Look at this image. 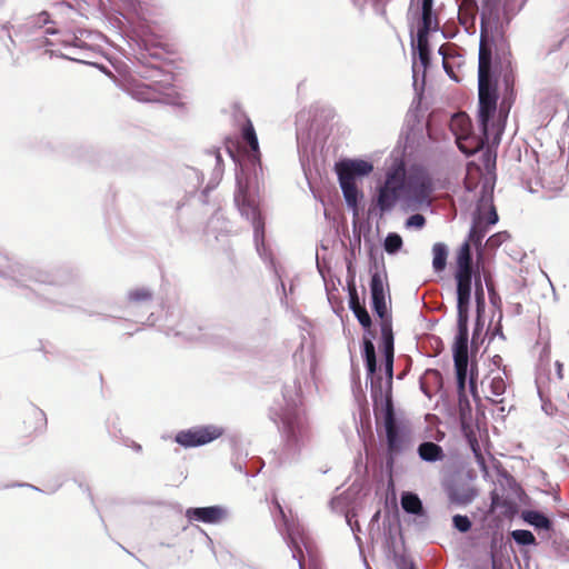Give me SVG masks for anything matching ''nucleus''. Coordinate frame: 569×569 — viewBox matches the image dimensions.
<instances>
[{
    "label": "nucleus",
    "mask_w": 569,
    "mask_h": 569,
    "mask_svg": "<svg viewBox=\"0 0 569 569\" xmlns=\"http://www.w3.org/2000/svg\"><path fill=\"white\" fill-rule=\"evenodd\" d=\"M381 329V348L383 357H395V341L392 332V321H385L380 323Z\"/></svg>",
    "instance_id": "obj_28"
},
{
    "label": "nucleus",
    "mask_w": 569,
    "mask_h": 569,
    "mask_svg": "<svg viewBox=\"0 0 569 569\" xmlns=\"http://www.w3.org/2000/svg\"><path fill=\"white\" fill-rule=\"evenodd\" d=\"M418 456L422 461L437 462L445 458V452L441 446L433 441H423L418 446Z\"/></svg>",
    "instance_id": "obj_25"
},
{
    "label": "nucleus",
    "mask_w": 569,
    "mask_h": 569,
    "mask_svg": "<svg viewBox=\"0 0 569 569\" xmlns=\"http://www.w3.org/2000/svg\"><path fill=\"white\" fill-rule=\"evenodd\" d=\"M53 10L54 13H51L52 17L60 13L62 16H66V18L70 20V22H68L69 24L78 26L76 19L79 18L80 14L76 10L73 4H71L67 0H59L58 2H56L53 4Z\"/></svg>",
    "instance_id": "obj_32"
},
{
    "label": "nucleus",
    "mask_w": 569,
    "mask_h": 569,
    "mask_svg": "<svg viewBox=\"0 0 569 569\" xmlns=\"http://www.w3.org/2000/svg\"><path fill=\"white\" fill-rule=\"evenodd\" d=\"M490 393L500 397L506 392V382L502 377H493L490 381Z\"/></svg>",
    "instance_id": "obj_40"
},
{
    "label": "nucleus",
    "mask_w": 569,
    "mask_h": 569,
    "mask_svg": "<svg viewBox=\"0 0 569 569\" xmlns=\"http://www.w3.org/2000/svg\"><path fill=\"white\" fill-rule=\"evenodd\" d=\"M352 272H356V271L353 269L352 262L349 261L348 264H347V277L352 276Z\"/></svg>",
    "instance_id": "obj_57"
},
{
    "label": "nucleus",
    "mask_w": 569,
    "mask_h": 569,
    "mask_svg": "<svg viewBox=\"0 0 569 569\" xmlns=\"http://www.w3.org/2000/svg\"><path fill=\"white\" fill-rule=\"evenodd\" d=\"M362 356L365 360L367 379L370 380V393L373 402L375 416H378V410L385 408V401H392V380H393V358L383 357V369L386 380L377 375V356L375 345L369 338H363L362 341Z\"/></svg>",
    "instance_id": "obj_8"
},
{
    "label": "nucleus",
    "mask_w": 569,
    "mask_h": 569,
    "mask_svg": "<svg viewBox=\"0 0 569 569\" xmlns=\"http://www.w3.org/2000/svg\"><path fill=\"white\" fill-rule=\"evenodd\" d=\"M118 22H119V28H120L121 30H124V21H122V20L118 19Z\"/></svg>",
    "instance_id": "obj_64"
},
{
    "label": "nucleus",
    "mask_w": 569,
    "mask_h": 569,
    "mask_svg": "<svg viewBox=\"0 0 569 569\" xmlns=\"http://www.w3.org/2000/svg\"><path fill=\"white\" fill-rule=\"evenodd\" d=\"M483 280H485V283H486V287H487V290H488L490 303L495 308L500 309V307H501V298L498 295V292L495 290V287H493V283H492L490 274H487L485 272L483 273Z\"/></svg>",
    "instance_id": "obj_37"
},
{
    "label": "nucleus",
    "mask_w": 569,
    "mask_h": 569,
    "mask_svg": "<svg viewBox=\"0 0 569 569\" xmlns=\"http://www.w3.org/2000/svg\"><path fill=\"white\" fill-rule=\"evenodd\" d=\"M421 18L417 30V38L425 42L431 31L439 30V21L433 12V0H421Z\"/></svg>",
    "instance_id": "obj_19"
},
{
    "label": "nucleus",
    "mask_w": 569,
    "mask_h": 569,
    "mask_svg": "<svg viewBox=\"0 0 569 569\" xmlns=\"http://www.w3.org/2000/svg\"><path fill=\"white\" fill-rule=\"evenodd\" d=\"M468 322L469 315H457V333L452 347L453 361H469L468 359Z\"/></svg>",
    "instance_id": "obj_17"
},
{
    "label": "nucleus",
    "mask_w": 569,
    "mask_h": 569,
    "mask_svg": "<svg viewBox=\"0 0 569 569\" xmlns=\"http://www.w3.org/2000/svg\"><path fill=\"white\" fill-rule=\"evenodd\" d=\"M347 289H348V295L358 292L357 287H356V272H352V276L347 277Z\"/></svg>",
    "instance_id": "obj_48"
},
{
    "label": "nucleus",
    "mask_w": 569,
    "mask_h": 569,
    "mask_svg": "<svg viewBox=\"0 0 569 569\" xmlns=\"http://www.w3.org/2000/svg\"><path fill=\"white\" fill-rule=\"evenodd\" d=\"M432 191L433 182L427 170L418 166L407 170L403 160H396L387 170L383 183L377 189L375 208H369V214L377 208L381 218L399 200H403L411 209L429 206Z\"/></svg>",
    "instance_id": "obj_3"
},
{
    "label": "nucleus",
    "mask_w": 569,
    "mask_h": 569,
    "mask_svg": "<svg viewBox=\"0 0 569 569\" xmlns=\"http://www.w3.org/2000/svg\"><path fill=\"white\" fill-rule=\"evenodd\" d=\"M405 226L407 229H422L426 226V218L421 213H415L407 218Z\"/></svg>",
    "instance_id": "obj_41"
},
{
    "label": "nucleus",
    "mask_w": 569,
    "mask_h": 569,
    "mask_svg": "<svg viewBox=\"0 0 569 569\" xmlns=\"http://www.w3.org/2000/svg\"><path fill=\"white\" fill-rule=\"evenodd\" d=\"M403 246L402 238L397 232H389L383 241V249L388 254H396Z\"/></svg>",
    "instance_id": "obj_33"
},
{
    "label": "nucleus",
    "mask_w": 569,
    "mask_h": 569,
    "mask_svg": "<svg viewBox=\"0 0 569 569\" xmlns=\"http://www.w3.org/2000/svg\"><path fill=\"white\" fill-rule=\"evenodd\" d=\"M495 335H499L502 339H505V336L501 330V326H498L495 328Z\"/></svg>",
    "instance_id": "obj_61"
},
{
    "label": "nucleus",
    "mask_w": 569,
    "mask_h": 569,
    "mask_svg": "<svg viewBox=\"0 0 569 569\" xmlns=\"http://www.w3.org/2000/svg\"><path fill=\"white\" fill-rule=\"evenodd\" d=\"M472 284L475 287L476 315H478L479 320L483 317L486 310V297L481 274H477Z\"/></svg>",
    "instance_id": "obj_31"
},
{
    "label": "nucleus",
    "mask_w": 569,
    "mask_h": 569,
    "mask_svg": "<svg viewBox=\"0 0 569 569\" xmlns=\"http://www.w3.org/2000/svg\"><path fill=\"white\" fill-rule=\"evenodd\" d=\"M401 508L405 512L425 517L426 510L419 496L412 491H403L400 497Z\"/></svg>",
    "instance_id": "obj_24"
},
{
    "label": "nucleus",
    "mask_w": 569,
    "mask_h": 569,
    "mask_svg": "<svg viewBox=\"0 0 569 569\" xmlns=\"http://www.w3.org/2000/svg\"><path fill=\"white\" fill-rule=\"evenodd\" d=\"M413 52H418V57L422 67V78L426 77V69L430 64V46L429 38H426L425 42H420L419 38L416 37V40L411 42Z\"/></svg>",
    "instance_id": "obj_30"
},
{
    "label": "nucleus",
    "mask_w": 569,
    "mask_h": 569,
    "mask_svg": "<svg viewBox=\"0 0 569 569\" xmlns=\"http://www.w3.org/2000/svg\"><path fill=\"white\" fill-rule=\"evenodd\" d=\"M356 512H350L348 511L346 513V522L348 523V526L350 527V529L352 530V532L355 533V538L358 542H360V538L357 536V532L360 531V526L358 523L357 520H355L356 518Z\"/></svg>",
    "instance_id": "obj_43"
},
{
    "label": "nucleus",
    "mask_w": 569,
    "mask_h": 569,
    "mask_svg": "<svg viewBox=\"0 0 569 569\" xmlns=\"http://www.w3.org/2000/svg\"><path fill=\"white\" fill-rule=\"evenodd\" d=\"M499 220L497 210L492 203H490L489 212L485 216V222L488 227L495 226Z\"/></svg>",
    "instance_id": "obj_45"
},
{
    "label": "nucleus",
    "mask_w": 569,
    "mask_h": 569,
    "mask_svg": "<svg viewBox=\"0 0 569 569\" xmlns=\"http://www.w3.org/2000/svg\"><path fill=\"white\" fill-rule=\"evenodd\" d=\"M274 505L281 515L284 525V538L287 540L288 547L291 549L292 558L298 561L299 569H303L302 566V549L301 545L306 546L305 537L300 532L299 528H297L293 523H289L287 520L286 513L281 507V505L276 500Z\"/></svg>",
    "instance_id": "obj_14"
},
{
    "label": "nucleus",
    "mask_w": 569,
    "mask_h": 569,
    "mask_svg": "<svg viewBox=\"0 0 569 569\" xmlns=\"http://www.w3.org/2000/svg\"><path fill=\"white\" fill-rule=\"evenodd\" d=\"M499 21L498 12L492 8L485 7L480 13V42H479V66H478V121L479 129L487 138L489 129L499 137L503 126L492 121L497 112L498 91L497 80L492 73V43L493 29H497Z\"/></svg>",
    "instance_id": "obj_4"
},
{
    "label": "nucleus",
    "mask_w": 569,
    "mask_h": 569,
    "mask_svg": "<svg viewBox=\"0 0 569 569\" xmlns=\"http://www.w3.org/2000/svg\"><path fill=\"white\" fill-rule=\"evenodd\" d=\"M457 379V388L459 391V410L460 420L462 425L466 421L467 415H470L471 408L468 398L465 395L466 380L468 376V361H453Z\"/></svg>",
    "instance_id": "obj_20"
},
{
    "label": "nucleus",
    "mask_w": 569,
    "mask_h": 569,
    "mask_svg": "<svg viewBox=\"0 0 569 569\" xmlns=\"http://www.w3.org/2000/svg\"><path fill=\"white\" fill-rule=\"evenodd\" d=\"M241 139L243 147L241 148L242 161L240 163L241 171L237 173V190L234 192V203L246 220L250 221L253 228V240L258 254L264 261H268L274 269L276 274L280 278L274 267L271 251L266 244L264 219L261 214L259 206L254 197L250 193V189L259 188L260 178L263 171L260 161V150L257 133L250 120L242 127Z\"/></svg>",
    "instance_id": "obj_2"
},
{
    "label": "nucleus",
    "mask_w": 569,
    "mask_h": 569,
    "mask_svg": "<svg viewBox=\"0 0 569 569\" xmlns=\"http://www.w3.org/2000/svg\"><path fill=\"white\" fill-rule=\"evenodd\" d=\"M521 518L536 530L550 531L552 529V521L538 510H525L521 513Z\"/></svg>",
    "instance_id": "obj_26"
},
{
    "label": "nucleus",
    "mask_w": 569,
    "mask_h": 569,
    "mask_svg": "<svg viewBox=\"0 0 569 569\" xmlns=\"http://www.w3.org/2000/svg\"><path fill=\"white\" fill-rule=\"evenodd\" d=\"M412 72H413V86L416 87V86H417V79H416V73H417L416 62H413V66H412Z\"/></svg>",
    "instance_id": "obj_62"
},
{
    "label": "nucleus",
    "mask_w": 569,
    "mask_h": 569,
    "mask_svg": "<svg viewBox=\"0 0 569 569\" xmlns=\"http://www.w3.org/2000/svg\"><path fill=\"white\" fill-rule=\"evenodd\" d=\"M488 228L489 227L485 222V214L481 213L480 206H478V210L473 216L472 224L466 239L476 248L478 262L483 260L485 247L482 244V240L488 233Z\"/></svg>",
    "instance_id": "obj_18"
},
{
    "label": "nucleus",
    "mask_w": 569,
    "mask_h": 569,
    "mask_svg": "<svg viewBox=\"0 0 569 569\" xmlns=\"http://www.w3.org/2000/svg\"><path fill=\"white\" fill-rule=\"evenodd\" d=\"M220 220H223V216L221 212H216L209 220V228L214 230L216 224L220 222Z\"/></svg>",
    "instance_id": "obj_49"
},
{
    "label": "nucleus",
    "mask_w": 569,
    "mask_h": 569,
    "mask_svg": "<svg viewBox=\"0 0 569 569\" xmlns=\"http://www.w3.org/2000/svg\"><path fill=\"white\" fill-rule=\"evenodd\" d=\"M212 154L214 156V160H216L214 171L216 172H221L222 171V169H221V164H222L221 153L217 150V151H213Z\"/></svg>",
    "instance_id": "obj_50"
},
{
    "label": "nucleus",
    "mask_w": 569,
    "mask_h": 569,
    "mask_svg": "<svg viewBox=\"0 0 569 569\" xmlns=\"http://www.w3.org/2000/svg\"><path fill=\"white\" fill-rule=\"evenodd\" d=\"M425 377H426V378H427V377H431V378H433L437 382H439V381L441 380V375H440V372H439L438 370H436V369H429V370H427V371H426V373H425Z\"/></svg>",
    "instance_id": "obj_52"
},
{
    "label": "nucleus",
    "mask_w": 569,
    "mask_h": 569,
    "mask_svg": "<svg viewBox=\"0 0 569 569\" xmlns=\"http://www.w3.org/2000/svg\"><path fill=\"white\" fill-rule=\"evenodd\" d=\"M9 38L13 46H21L27 52L43 50L50 57L60 56L94 64L91 59L97 56L102 36L100 32L59 21L44 10L29 17Z\"/></svg>",
    "instance_id": "obj_1"
},
{
    "label": "nucleus",
    "mask_w": 569,
    "mask_h": 569,
    "mask_svg": "<svg viewBox=\"0 0 569 569\" xmlns=\"http://www.w3.org/2000/svg\"><path fill=\"white\" fill-rule=\"evenodd\" d=\"M284 407L271 408V419L281 422L283 437V459L292 460L308 440V422L300 405V396L296 386L284 387Z\"/></svg>",
    "instance_id": "obj_7"
},
{
    "label": "nucleus",
    "mask_w": 569,
    "mask_h": 569,
    "mask_svg": "<svg viewBox=\"0 0 569 569\" xmlns=\"http://www.w3.org/2000/svg\"><path fill=\"white\" fill-rule=\"evenodd\" d=\"M508 112H509V106L506 107V102L502 101L501 104H500V109H499L500 117L503 116V118L506 119L507 116H508Z\"/></svg>",
    "instance_id": "obj_54"
},
{
    "label": "nucleus",
    "mask_w": 569,
    "mask_h": 569,
    "mask_svg": "<svg viewBox=\"0 0 569 569\" xmlns=\"http://www.w3.org/2000/svg\"><path fill=\"white\" fill-rule=\"evenodd\" d=\"M222 433L223 429L218 426H197L179 431L174 441L183 448H196L218 439Z\"/></svg>",
    "instance_id": "obj_11"
},
{
    "label": "nucleus",
    "mask_w": 569,
    "mask_h": 569,
    "mask_svg": "<svg viewBox=\"0 0 569 569\" xmlns=\"http://www.w3.org/2000/svg\"><path fill=\"white\" fill-rule=\"evenodd\" d=\"M420 388H421V390H422V392H423L425 395H427L428 397H430V392L427 390V388H426L425 382H423V380H422V379L420 380Z\"/></svg>",
    "instance_id": "obj_60"
},
{
    "label": "nucleus",
    "mask_w": 569,
    "mask_h": 569,
    "mask_svg": "<svg viewBox=\"0 0 569 569\" xmlns=\"http://www.w3.org/2000/svg\"><path fill=\"white\" fill-rule=\"evenodd\" d=\"M471 246L473 244L468 240H465L461 243L460 248L457 251L456 263H475Z\"/></svg>",
    "instance_id": "obj_35"
},
{
    "label": "nucleus",
    "mask_w": 569,
    "mask_h": 569,
    "mask_svg": "<svg viewBox=\"0 0 569 569\" xmlns=\"http://www.w3.org/2000/svg\"><path fill=\"white\" fill-rule=\"evenodd\" d=\"M310 117L311 112L303 110L300 111L296 118L297 148L300 154L302 152L306 153L311 142L316 139L313 123L309 124Z\"/></svg>",
    "instance_id": "obj_16"
},
{
    "label": "nucleus",
    "mask_w": 569,
    "mask_h": 569,
    "mask_svg": "<svg viewBox=\"0 0 569 569\" xmlns=\"http://www.w3.org/2000/svg\"><path fill=\"white\" fill-rule=\"evenodd\" d=\"M153 301V291L148 287H137L127 292V308H149Z\"/></svg>",
    "instance_id": "obj_23"
},
{
    "label": "nucleus",
    "mask_w": 569,
    "mask_h": 569,
    "mask_svg": "<svg viewBox=\"0 0 569 569\" xmlns=\"http://www.w3.org/2000/svg\"><path fill=\"white\" fill-rule=\"evenodd\" d=\"M508 238H509L508 232H506V231L497 232L487 239L483 247H487L490 250H495V249L499 248Z\"/></svg>",
    "instance_id": "obj_39"
},
{
    "label": "nucleus",
    "mask_w": 569,
    "mask_h": 569,
    "mask_svg": "<svg viewBox=\"0 0 569 569\" xmlns=\"http://www.w3.org/2000/svg\"><path fill=\"white\" fill-rule=\"evenodd\" d=\"M451 130L456 136V142L459 150L467 157L473 156L478 151L482 150L486 144H489L491 136H496V132L492 131V129H489L488 139L482 132L479 138L471 136V123L465 114L452 118ZM497 138L498 137H495V139Z\"/></svg>",
    "instance_id": "obj_10"
},
{
    "label": "nucleus",
    "mask_w": 569,
    "mask_h": 569,
    "mask_svg": "<svg viewBox=\"0 0 569 569\" xmlns=\"http://www.w3.org/2000/svg\"><path fill=\"white\" fill-rule=\"evenodd\" d=\"M0 277L13 281L18 288L26 291L23 296L28 299H33V296L41 295L52 303L71 305L70 299L67 297L70 289L66 287L69 277L61 270L50 272L40 268L24 266L0 251Z\"/></svg>",
    "instance_id": "obj_5"
},
{
    "label": "nucleus",
    "mask_w": 569,
    "mask_h": 569,
    "mask_svg": "<svg viewBox=\"0 0 569 569\" xmlns=\"http://www.w3.org/2000/svg\"><path fill=\"white\" fill-rule=\"evenodd\" d=\"M482 327H483L482 317L479 319V323H478V316H477L476 317L475 328H473L472 341L475 340L476 336L481 332Z\"/></svg>",
    "instance_id": "obj_51"
},
{
    "label": "nucleus",
    "mask_w": 569,
    "mask_h": 569,
    "mask_svg": "<svg viewBox=\"0 0 569 569\" xmlns=\"http://www.w3.org/2000/svg\"><path fill=\"white\" fill-rule=\"evenodd\" d=\"M184 516L190 522L197 521L208 525H218L228 519L229 509L220 505L209 507H191L186 510Z\"/></svg>",
    "instance_id": "obj_13"
},
{
    "label": "nucleus",
    "mask_w": 569,
    "mask_h": 569,
    "mask_svg": "<svg viewBox=\"0 0 569 569\" xmlns=\"http://www.w3.org/2000/svg\"><path fill=\"white\" fill-rule=\"evenodd\" d=\"M511 538L519 546H531L536 545V537L530 530L516 529L511 531Z\"/></svg>",
    "instance_id": "obj_34"
},
{
    "label": "nucleus",
    "mask_w": 569,
    "mask_h": 569,
    "mask_svg": "<svg viewBox=\"0 0 569 569\" xmlns=\"http://www.w3.org/2000/svg\"><path fill=\"white\" fill-rule=\"evenodd\" d=\"M355 317L357 318L358 322L361 325V327L366 330V331H370L371 327H372V320H371V317L366 308V306L363 307H357V309L352 310Z\"/></svg>",
    "instance_id": "obj_36"
},
{
    "label": "nucleus",
    "mask_w": 569,
    "mask_h": 569,
    "mask_svg": "<svg viewBox=\"0 0 569 569\" xmlns=\"http://www.w3.org/2000/svg\"><path fill=\"white\" fill-rule=\"evenodd\" d=\"M385 402V408H380L376 417L383 421L387 445L386 462L391 468L396 458L410 451L415 443L411 430L397 419L393 405H390L388 400Z\"/></svg>",
    "instance_id": "obj_9"
},
{
    "label": "nucleus",
    "mask_w": 569,
    "mask_h": 569,
    "mask_svg": "<svg viewBox=\"0 0 569 569\" xmlns=\"http://www.w3.org/2000/svg\"><path fill=\"white\" fill-rule=\"evenodd\" d=\"M438 53H439L440 56H442L443 61H446L447 52H446V46H445V44H443V46H441V47L439 48Z\"/></svg>",
    "instance_id": "obj_59"
},
{
    "label": "nucleus",
    "mask_w": 569,
    "mask_h": 569,
    "mask_svg": "<svg viewBox=\"0 0 569 569\" xmlns=\"http://www.w3.org/2000/svg\"><path fill=\"white\" fill-rule=\"evenodd\" d=\"M542 410L549 415V416H552L553 415V406L550 401H542V406H541Z\"/></svg>",
    "instance_id": "obj_53"
},
{
    "label": "nucleus",
    "mask_w": 569,
    "mask_h": 569,
    "mask_svg": "<svg viewBox=\"0 0 569 569\" xmlns=\"http://www.w3.org/2000/svg\"><path fill=\"white\" fill-rule=\"evenodd\" d=\"M556 373H557V377L559 379H562L563 378V373H562V368H563V365L560 362V361H556Z\"/></svg>",
    "instance_id": "obj_55"
},
{
    "label": "nucleus",
    "mask_w": 569,
    "mask_h": 569,
    "mask_svg": "<svg viewBox=\"0 0 569 569\" xmlns=\"http://www.w3.org/2000/svg\"><path fill=\"white\" fill-rule=\"evenodd\" d=\"M481 262L477 259L476 263H456L455 279L475 280L477 274H481Z\"/></svg>",
    "instance_id": "obj_29"
},
{
    "label": "nucleus",
    "mask_w": 569,
    "mask_h": 569,
    "mask_svg": "<svg viewBox=\"0 0 569 569\" xmlns=\"http://www.w3.org/2000/svg\"><path fill=\"white\" fill-rule=\"evenodd\" d=\"M452 526L459 532L466 533L471 529L472 522L468 516L455 515L452 517Z\"/></svg>",
    "instance_id": "obj_38"
},
{
    "label": "nucleus",
    "mask_w": 569,
    "mask_h": 569,
    "mask_svg": "<svg viewBox=\"0 0 569 569\" xmlns=\"http://www.w3.org/2000/svg\"><path fill=\"white\" fill-rule=\"evenodd\" d=\"M370 296H371V308L373 312L379 317L381 322L387 320L392 321L391 315L387 307L385 283L382 276L379 271H375L370 279Z\"/></svg>",
    "instance_id": "obj_12"
},
{
    "label": "nucleus",
    "mask_w": 569,
    "mask_h": 569,
    "mask_svg": "<svg viewBox=\"0 0 569 569\" xmlns=\"http://www.w3.org/2000/svg\"><path fill=\"white\" fill-rule=\"evenodd\" d=\"M133 449L137 451V452H140L142 447L139 445V443H134L133 445Z\"/></svg>",
    "instance_id": "obj_63"
},
{
    "label": "nucleus",
    "mask_w": 569,
    "mask_h": 569,
    "mask_svg": "<svg viewBox=\"0 0 569 569\" xmlns=\"http://www.w3.org/2000/svg\"><path fill=\"white\" fill-rule=\"evenodd\" d=\"M457 295V315H469L473 280L455 279Z\"/></svg>",
    "instance_id": "obj_22"
},
{
    "label": "nucleus",
    "mask_w": 569,
    "mask_h": 569,
    "mask_svg": "<svg viewBox=\"0 0 569 569\" xmlns=\"http://www.w3.org/2000/svg\"><path fill=\"white\" fill-rule=\"evenodd\" d=\"M373 171V164L362 159H342L336 163L338 179L356 181L357 178L369 176Z\"/></svg>",
    "instance_id": "obj_15"
},
{
    "label": "nucleus",
    "mask_w": 569,
    "mask_h": 569,
    "mask_svg": "<svg viewBox=\"0 0 569 569\" xmlns=\"http://www.w3.org/2000/svg\"><path fill=\"white\" fill-rule=\"evenodd\" d=\"M143 48L138 42L140 48L139 57L137 58L143 66L144 70L139 71L141 79H129L122 83V89L134 100L140 102H160L171 106L180 104V94L174 89L172 81L173 74L164 72L157 66H147V52L149 48L142 41Z\"/></svg>",
    "instance_id": "obj_6"
},
{
    "label": "nucleus",
    "mask_w": 569,
    "mask_h": 569,
    "mask_svg": "<svg viewBox=\"0 0 569 569\" xmlns=\"http://www.w3.org/2000/svg\"><path fill=\"white\" fill-rule=\"evenodd\" d=\"M442 64H443V69L446 71V73L450 77V78H453V71L452 69L450 68V66L447 63V61H442Z\"/></svg>",
    "instance_id": "obj_56"
},
{
    "label": "nucleus",
    "mask_w": 569,
    "mask_h": 569,
    "mask_svg": "<svg viewBox=\"0 0 569 569\" xmlns=\"http://www.w3.org/2000/svg\"><path fill=\"white\" fill-rule=\"evenodd\" d=\"M475 492L472 491H469V492H465L460 496H458L457 493H451V499L459 502V503H462V505H467V503H470L473 498H475Z\"/></svg>",
    "instance_id": "obj_44"
},
{
    "label": "nucleus",
    "mask_w": 569,
    "mask_h": 569,
    "mask_svg": "<svg viewBox=\"0 0 569 569\" xmlns=\"http://www.w3.org/2000/svg\"><path fill=\"white\" fill-rule=\"evenodd\" d=\"M200 328L197 327V330L191 329L189 331H184L182 328L177 332V335L183 336L188 340H198L201 338V335L199 333Z\"/></svg>",
    "instance_id": "obj_46"
},
{
    "label": "nucleus",
    "mask_w": 569,
    "mask_h": 569,
    "mask_svg": "<svg viewBox=\"0 0 569 569\" xmlns=\"http://www.w3.org/2000/svg\"><path fill=\"white\" fill-rule=\"evenodd\" d=\"M338 180H339V184H340L345 201H346L347 206L352 210L353 221H355L359 216L358 204H359V200L362 197V193L357 186V181L350 180V178L338 179Z\"/></svg>",
    "instance_id": "obj_21"
},
{
    "label": "nucleus",
    "mask_w": 569,
    "mask_h": 569,
    "mask_svg": "<svg viewBox=\"0 0 569 569\" xmlns=\"http://www.w3.org/2000/svg\"><path fill=\"white\" fill-rule=\"evenodd\" d=\"M348 296H349V308H350L351 311L357 309V307H363L365 306V305L360 303V299H359L358 292H353L352 295H348Z\"/></svg>",
    "instance_id": "obj_47"
},
{
    "label": "nucleus",
    "mask_w": 569,
    "mask_h": 569,
    "mask_svg": "<svg viewBox=\"0 0 569 569\" xmlns=\"http://www.w3.org/2000/svg\"><path fill=\"white\" fill-rule=\"evenodd\" d=\"M486 149L482 152V162L488 172H490L491 169L496 166V153L492 152V150L488 147V144L485 146Z\"/></svg>",
    "instance_id": "obj_42"
},
{
    "label": "nucleus",
    "mask_w": 569,
    "mask_h": 569,
    "mask_svg": "<svg viewBox=\"0 0 569 569\" xmlns=\"http://www.w3.org/2000/svg\"><path fill=\"white\" fill-rule=\"evenodd\" d=\"M469 387H470V391L475 395L477 386H476V381L473 380L472 377L469 380Z\"/></svg>",
    "instance_id": "obj_58"
},
{
    "label": "nucleus",
    "mask_w": 569,
    "mask_h": 569,
    "mask_svg": "<svg viewBox=\"0 0 569 569\" xmlns=\"http://www.w3.org/2000/svg\"><path fill=\"white\" fill-rule=\"evenodd\" d=\"M449 254L448 246L443 242H436L432 246V269L436 273L445 271Z\"/></svg>",
    "instance_id": "obj_27"
}]
</instances>
